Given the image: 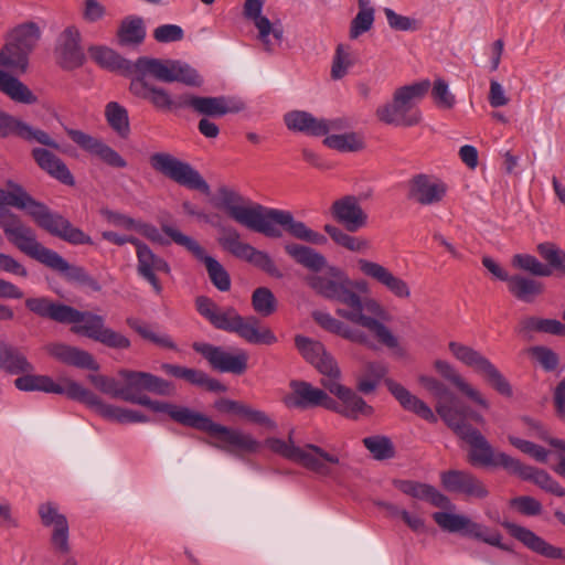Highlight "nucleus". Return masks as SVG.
I'll list each match as a JSON object with an SVG mask.
<instances>
[{
  "label": "nucleus",
  "instance_id": "obj_1",
  "mask_svg": "<svg viewBox=\"0 0 565 565\" xmlns=\"http://www.w3.org/2000/svg\"><path fill=\"white\" fill-rule=\"evenodd\" d=\"M118 375L125 382L124 401L146 406L157 413L168 414L171 419L183 426L209 434L212 439L210 445L220 450L239 456L256 454L265 446L274 454L321 477H330L333 473V467L340 465V457L337 452L327 451L317 445L306 444L303 447H299L294 444L291 437L288 440L270 437L260 443L249 433L217 424L190 407L153 401L142 392L173 396L175 387L172 383L151 373L122 369Z\"/></svg>",
  "mask_w": 565,
  "mask_h": 565
},
{
  "label": "nucleus",
  "instance_id": "obj_2",
  "mask_svg": "<svg viewBox=\"0 0 565 565\" xmlns=\"http://www.w3.org/2000/svg\"><path fill=\"white\" fill-rule=\"evenodd\" d=\"M4 205L24 211L41 228L70 244H93L89 235L75 227L63 215L34 200L22 186L9 183L8 191L0 189V227L9 243L41 264L60 267L64 263L57 252L42 245L34 230L25 225L17 214L6 210Z\"/></svg>",
  "mask_w": 565,
  "mask_h": 565
},
{
  "label": "nucleus",
  "instance_id": "obj_3",
  "mask_svg": "<svg viewBox=\"0 0 565 565\" xmlns=\"http://www.w3.org/2000/svg\"><path fill=\"white\" fill-rule=\"evenodd\" d=\"M308 284L321 296L340 302L343 307L335 310L337 315L367 329L385 347L395 351L398 356H405L406 351L399 345L392 331L371 313L380 316L382 307L373 299L362 300L353 290V282L337 267H329L322 275L308 278Z\"/></svg>",
  "mask_w": 565,
  "mask_h": 565
},
{
  "label": "nucleus",
  "instance_id": "obj_4",
  "mask_svg": "<svg viewBox=\"0 0 565 565\" xmlns=\"http://www.w3.org/2000/svg\"><path fill=\"white\" fill-rule=\"evenodd\" d=\"M88 53L90 58L104 68L135 74L130 85L136 79L147 81V75H151L160 82H179L192 87H200L203 84V78L198 71L179 60L139 57L135 63H131L106 46H92Z\"/></svg>",
  "mask_w": 565,
  "mask_h": 565
},
{
  "label": "nucleus",
  "instance_id": "obj_5",
  "mask_svg": "<svg viewBox=\"0 0 565 565\" xmlns=\"http://www.w3.org/2000/svg\"><path fill=\"white\" fill-rule=\"evenodd\" d=\"M439 412L441 413V419L445 424L452 429L456 435L469 444L471 448L469 452V461L472 465L503 468L511 473L513 466L516 465V459L505 452L494 451L483 435L467 423L469 418L477 423H483V417L481 415L468 411L463 416L458 418L454 417V415H451L448 409H445V407Z\"/></svg>",
  "mask_w": 565,
  "mask_h": 565
},
{
  "label": "nucleus",
  "instance_id": "obj_6",
  "mask_svg": "<svg viewBox=\"0 0 565 565\" xmlns=\"http://www.w3.org/2000/svg\"><path fill=\"white\" fill-rule=\"evenodd\" d=\"M129 90L136 97L146 99L156 108L162 110L190 107L201 115L211 117H222L232 111L227 105L226 98L223 96L201 97L184 94L174 100L164 88L152 85L142 78L136 79L131 86H129Z\"/></svg>",
  "mask_w": 565,
  "mask_h": 565
},
{
  "label": "nucleus",
  "instance_id": "obj_7",
  "mask_svg": "<svg viewBox=\"0 0 565 565\" xmlns=\"http://www.w3.org/2000/svg\"><path fill=\"white\" fill-rule=\"evenodd\" d=\"M430 88V82L423 79L395 89L393 98L380 107L375 115L377 119L385 124L396 127H413L420 122L422 113L417 108L420 102Z\"/></svg>",
  "mask_w": 565,
  "mask_h": 565
},
{
  "label": "nucleus",
  "instance_id": "obj_8",
  "mask_svg": "<svg viewBox=\"0 0 565 565\" xmlns=\"http://www.w3.org/2000/svg\"><path fill=\"white\" fill-rule=\"evenodd\" d=\"M210 323L216 329L238 334L248 343L270 345L277 342V337L269 328L259 327L257 318H244L234 308H218Z\"/></svg>",
  "mask_w": 565,
  "mask_h": 565
},
{
  "label": "nucleus",
  "instance_id": "obj_9",
  "mask_svg": "<svg viewBox=\"0 0 565 565\" xmlns=\"http://www.w3.org/2000/svg\"><path fill=\"white\" fill-rule=\"evenodd\" d=\"M278 226L285 228L288 234L297 239L315 245L327 243L324 235L309 228L303 222L296 221L289 211L271 207L266 209L257 233L267 237L279 238L282 236V232Z\"/></svg>",
  "mask_w": 565,
  "mask_h": 565
},
{
  "label": "nucleus",
  "instance_id": "obj_10",
  "mask_svg": "<svg viewBox=\"0 0 565 565\" xmlns=\"http://www.w3.org/2000/svg\"><path fill=\"white\" fill-rule=\"evenodd\" d=\"M433 519L444 531L461 533L465 536L481 541L505 552L512 551L508 544L502 542V535L499 531L491 530L481 523L475 522L465 514L435 512L433 513Z\"/></svg>",
  "mask_w": 565,
  "mask_h": 565
},
{
  "label": "nucleus",
  "instance_id": "obj_11",
  "mask_svg": "<svg viewBox=\"0 0 565 565\" xmlns=\"http://www.w3.org/2000/svg\"><path fill=\"white\" fill-rule=\"evenodd\" d=\"M151 167L166 178L181 186L210 193V185L190 163L178 159L168 152H156L150 157Z\"/></svg>",
  "mask_w": 565,
  "mask_h": 565
},
{
  "label": "nucleus",
  "instance_id": "obj_12",
  "mask_svg": "<svg viewBox=\"0 0 565 565\" xmlns=\"http://www.w3.org/2000/svg\"><path fill=\"white\" fill-rule=\"evenodd\" d=\"M216 206L225 211L233 221L254 232L258 231L267 209L228 188L218 190Z\"/></svg>",
  "mask_w": 565,
  "mask_h": 565
},
{
  "label": "nucleus",
  "instance_id": "obj_13",
  "mask_svg": "<svg viewBox=\"0 0 565 565\" xmlns=\"http://www.w3.org/2000/svg\"><path fill=\"white\" fill-rule=\"evenodd\" d=\"M162 230L173 243L185 248L196 260L205 265L209 278L215 288L220 291L230 290L231 277L228 273L218 260L206 254L198 241L183 234L172 225H162Z\"/></svg>",
  "mask_w": 565,
  "mask_h": 565
},
{
  "label": "nucleus",
  "instance_id": "obj_14",
  "mask_svg": "<svg viewBox=\"0 0 565 565\" xmlns=\"http://www.w3.org/2000/svg\"><path fill=\"white\" fill-rule=\"evenodd\" d=\"M537 252L546 264L541 263L530 254H515L512 258V265L539 277H548L553 271L565 277V252L563 249L553 243L546 242L537 245Z\"/></svg>",
  "mask_w": 565,
  "mask_h": 565
},
{
  "label": "nucleus",
  "instance_id": "obj_15",
  "mask_svg": "<svg viewBox=\"0 0 565 565\" xmlns=\"http://www.w3.org/2000/svg\"><path fill=\"white\" fill-rule=\"evenodd\" d=\"M220 245L233 256L246 260L268 275L280 278L282 274L268 253L256 249L248 243L241 241V235L234 227L222 228L218 238Z\"/></svg>",
  "mask_w": 565,
  "mask_h": 565
},
{
  "label": "nucleus",
  "instance_id": "obj_16",
  "mask_svg": "<svg viewBox=\"0 0 565 565\" xmlns=\"http://www.w3.org/2000/svg\"><path fill=\"white\" fill-rule=\"evenodd\" d=\"M284 122L289 130L312 137L327 136L330 131L344 129L349 125L344 118H317L305 110L288 111L284 116Z\"/></svg>",
  "mask_w": 565,
  "mask_h": 565
},
{
  "label": "nucleus",
  "instance_id": "obj_17",
  "mask_svg": "<svg viewBox=\"0 0 565 565\" xmlns=\"http://www.w3.org/2000/svg\"><path fill=\"white\" fill-rule=\"evenodd\" d=\"M295 344L300 354L322 375V385H324L328 380L340 376V370L335 360L326 351L321 342L303 335H297L295 338Z\"/></svg>",
  "mask_w": 565,
  "mask_h": 565
},
{
  "label": "nucleus",
  "instance_id": "obj_18",
  "mask_svg": "<svg viewBox=\"0 0 565 565\" xmlns=\"http://www.w3.org/2000/svg\"><path fill=\"white\" fill-rule=\"evenodd\" d=\"M193 349L201 353L214 370L220 372L239 375L247 369L248 355L244 350L232 353L221 347L202 342L193 343Z\"/></svg>",
  "mask_w": 565,
  "mask_h": 565
},
{
  "label": "nucleus",
  "instance_id": "obj_19",
  "mask_svg": "<svg viewBox=\"0 0 565 565\" xmlns=\"http://www.w3.org/2000/svg\"><path fill=\"white\" fill-rule=\"evenodd\" d=\"M43 526L51 529V544L62 554L70 552V525L66 516L54 502H43L38 508Z\"/></svg>",
  "mask_w": 565,
  "mask_h": 565
},
{
  "label": "nucleus",
  "instance_id": "obj_20",
  "mask_svg": "<svg viewBox=\"0 0 565 565\" xmlns=\"http://www.w3.org/2000/svg\"><path fill=\"white\" fill-rule=\"evenodd\" d=\"M447 184L435 175L419 173L408 181L409 200L420 205H434L443 201Z\"/></svg>",
  "mask_w": 565,
  "mask_h": 565
},
{
  "label": "nucleus",
  "instance_id": "obj_21",
  "mask_svg": "<svg viewBox=\"0 0 565 565\" xmlns=\"http://www.w3.org/2000/svg\"><path fill=\"white\" fill-rule=\"evenodd\" d=\"M440 483L445 490L469 498L484 499L489 490L475 475L465 470H448L440 473Z\"/></svg>",
  "mask_w": 565,
  "mask_h": 565
},
{
  "label": "nucleus",
  "instance_id": "obj_22",
  "mask_svg": "<svg viewBox=\"0 0 565 565\" xmlns=\"http://www.w3.org/2000/svg\"><path fill=\"white\" fill-rule=\"evenodd\" d=\"M501 524L512 537L521 542L525 547H527L532 552L542 555L546 558L565 559V550L550 544L530 529L521 526L510 521H504Z\"/></svg>",
  "mask_w": 565,
  "mask_h": 565
},
{
  "label": "nucleus",
  "instance_id": "obj_23",
  "mask_svg": "<svg viewBox=\"0 0 565 565\" xmlns=\"http://www.w3.org/2000/svg\"><path fill=\"white\" fill-rule=\"evenodd\" d=\"M79 40L81 34L75 26H68L60 34L55 54L62 68L71 71L84 63L85 55L79 45Z\"/></svg>",
  "mask_w": 565,
  "mask_h": 565
},
{
  "label": "nucleus",
  "instance_id": "obj_24",
  "mask_svg": "<svg viewBox=\"0 0 565 565\" xmlns=\"http://www.w3.org/2000/svg\"><path fill=\"white\" fill-rule=\"evenodd\" d=\"M17 136L29 142H38L43 146L60 150V145L45 131L34 128L3 111H0V136Z\"/></svg>",
  "mask_w": 565,
  "mask_h": 565
},
{
  "label": "nucleus",
  "instance_id": "obj_25",
  "mask_svg": "<svg viewBox=\"0 0 565 565\" xmlns=\"http://www.w3.org/2000/svg\"><path fill=\"white\" fill-rule=\"evenodd\" d=\"M292 392L284 397L288 408H306L308 406H324L329 409L335 407V403L322 390L313 387L307 382L294 381L290 384Z\"/></svg>",
  "mask_w": 565,
  "mask_h": 565
},
{
  "label": "nucleus",
  "instance_id": "obj_26",
  "mask_svg": "<svg viewBox=\"0 0 565 565\" xmlns=\"http://www.w3.org/2000/svg\"><path fill=\"white\" fill-rule=\"evenodd\" d=\"M137 254V271L138 275L147 280L153 291L157 295H160L162 292V286L157 278L158 273H170V266L169 264L161 258L160 256L156 255L145 243L140 242L138 243V246L136 248Z\"/></svg>",
  "mask_w": 565,
  "mask_h": 565
},
{
  "label": "nucleus",
  "instance_id": "obj_27",
  "mask_svg": "<svg viewBox=\"0 0 565 565\" xmlns=\"http://www.w3.org/2000/svg\"><path fill=\"white\" fill-rule=\"evenodd\" d=\"M339 380L340 376H334V379L328 380L323 385L342 402V409L339 412L352 419H358L361 416H371L374 412L373 407L356 393L341 385Z\"/></svg>",
  "mask_w": 565,
  "mask_h": 565
},
{
  "label": "nucleus",
  "instance_id": "obj_28",
  "mask_svg": "<svg viewBox=\"0 0 565 565\" xmlns=\"http://www.w3.org/2000/svg\"><path fill=\"white\" fill-rule=\"evenodd\" d=\"M360 270L367 277L385 287L391 294L401 299L411 296V289L407 282L395 276L388 268L383 265L367 259L358 262Z\"/></svg>",
  "mask_w": 565,
  "mask_h": 565
},
{
  "label": "nucleus",
  "instance_id": "obj_29",
  "mask_svg": "<svg viewBox=\"0 0 565 565\" xmlns=\"http://www.w3.org/2000/svg\"><path fill=\"white\" fill-rule=\"evenodd\" d=\"M418 383L437 398L436 412L440 417L441 413L439 411L444 407L448 409L454 417L458 418L470 411L438 379L430 375H419Z\"/></svg>",
  "mask_w": 565,
  "mask_h": 565
},
{
  "label": "nucleus",
  "instance_id": "obj_30",
  "mask_svg": "<svg viewBox=\"0 0 565 565\" xmlns=\"http://www.w3.org/2000/svg\"><path fill=\"white\" fill-rule=\"evenodd\" d=\"M333 217L350 232H355L366 225L367 215L360 206L358 199L347 195L333 202Z\"/></svg>",
  "mask_w": 565,
  "mask_h": 565
},
{
  "label": "nucleus",
  "instance_id": "obj_31",
  "mask_svg": "<svg viewBox=\"0 0 565 565\" xmlns=\"http://www.w3.org/2000/svg\"><path fill=\"white\" fill-rule=\"evenodd\" d=\"M384 383L405 411L414 413L428 423L437 422V416L433 409L423 399L412 394L405 386L392 379H385Z\"/></svg>",
  "mask_w": 565,
  "mask_h": 565
},
{
  "label": "nucleus",
  "instance_id": "obj_32",
  "mask_svg": "<svg viewBox=\"0 0 565 565\" xmlns=\"http://www.w3.org/2000/svg\"><path fill=\"white\" fill-rule=\"evenodd\" d=\"M394 484L404 494L429 502L436 508H454L450 499L431 484L414 480H396Z\"/></svg>",
  "mask_w": 565,
  "mask_h": 565
},
{
  "label": "nucleus",
  "instance_id": "obj_33",
  "mask_svg": "<svg viewBox=\"0 0 565 565\" xmlns=\"http://www.w3.org/2000/svg\"><path fill=\"white\" fill-rule=\"evenodd\" d=\"M45 350L52 358L62 363L92 371H97L99 369V365L93 355L79 348L64 343H50L45 347Z\"/></svg>",
  "mask_w": 565,
  "mask_h": 565
},
{
  "label": "nucleus",
  "instance_id": "obj_34",
  "mask_svg": "<svg viewBox=\"0 0 565 565\" xmlns=\"http://www.w3.org/2000/svg\"><path fill=\"white\" fill-rule=\"evenodd\" d=\"M312 317L315 321L324 330L338 334L354 343L363 344L367 348H374V343L370 340L369 335L364 331L343 323L342 321L333 318L330 313L323 311H315Z\"/></svg>",
  "mask_w": 565,
  "mask_h": 565
},
{
  "label": "nucleus",
  "instance_id": "obj_35",
  "mask_svg": "<svg viewBox=\"0 0 565 565\" xmlns=\"http://www.w3.org/2000/svg\"><path fill=\"white\" fill-rule=\"evenodd\" d=\"M435 371L446 381L454 384L461 393L483 408L489 407V403L481 393L472 387L456 370V367L446 360L437 359L434 362Z\"/></svg>",
  "mask_w": 565,
  "mask_h": 565
},
{
  "label": "nucleus",
  "instance_id": "obj_36",
  "mask_svg": "<svg viewBox=\"0 0 565 565\" xmlns=\"http://www.w3.org/2000/svg\"><path fill=\"white\" fill-rule=\"evenodd\" d=\"M70 311L66 313L67 319L63 323H73V332L96 341L105 327L104 318L89 311L76 310L72 307H70Z\"/></svg>",
  "mask_w": 565,
  "mask_h": 565
},
{
  "label": "nucleus",
  "instance_id": "obj_37",
  "mask_svg": "<svg viewBox=\"0 0 565 565\" xmlns=\"http://www.w3.org/2000/svg\"><path fill=\"white\" fill-rule=\"evenodd\" d=\"M32 156L38 166L47 172L51 177L57 179L64 184L73 185L74 178L66 164L53 152L44 148H34Z\"/></svg>",
  "mask_w": 565,
  "mask_h": 565
},
{
  "label": "nucleus",
  "instance_id": "obj_38",
  "mask_svg": "<svg viewBox=\"0 0 565 565\" xmlns=\"http://www.w3.org/2000/svg\"><path fill=\"white\" fill-rule=\"evenodd\" d=\"M511 475H515L523 480L532 481L543 490L554 495H565V489L557 481H555L547 472H545L544 470H539L531 466L523 465L519 459H516V465L513 466Z\"/></svg>",
  "mask_w": 565,
  "mask_h": 565
},
{
  "label": "nucleus",
  "instance_id": "obj_39",
  "mask_svg": "<svg viewBox=\"0 0 565 565\" xmlns=\"http://www.w3.org/2000/svg\"><path fill=\"white\" fill-rule=\"evenodd\" d=\"M92 408L103 418L119 424L148 423L149 417L139 411L104 403L98 396Z\"/></svg>",
  "mask_w": 565,
  "mask_h": 565
},
{
  "label": "nucleus",
  "instance_id": "obj_40",
  "mask_svg": "<svg viewBox=\"0 0 565 565\" xmlns=\"http://www.w3.org/2000/svg\"><path fill=\"white\" fill-rule=\"evenodd\" d=\"M0 369L10 374L32 373L34 366L15 347L0 342Z\"/></svg>",
  "mask_w": 565,
  "mask_h": 565
},
{
  "label": "nucleus",
  "instance_id": "obj_41",
  "mask_svg": "<svg viewBox=\"0 0 565 565\" xmlns=\"http://www.w3.org/2000/svg\"><path fill=\"white\" fill-rule=\"evenodd\" d=\"M508 289L516 299L523 302H533L543 294L544 284L530 277L514 275L509 279Z\"/></svg>",
  "mask_w": 565,
  "mask_h": 565
},
{
  "label": "nucleus",
  "instance_id": "obj_42",
  "mask_svg": "<svg viewBox=\"0 0 565 565\" xmlns=\"http://www.w3.org/2000/svg\"><path fill=\"white\" fill-rule=\"evenodd\" d=\"M218 408L226 413H233L246 419L249 423L258 424L269 429L276 428V423L273 419H270L266 415V413L258 409H254L246 404L231 399H225L220 403Z\"/></svg>",
  "mask_w": 565,
  "mask_h": 565
},
{
  "label": "nucleus",
  "instance_id": "obj_43",
  "mask_svg": "<svg viewBox=\"0 0 565 565\" xmlns=\"http://www.w3.org/2000/svg\"><path fill=\"white\" fill-rule=\"evenodd\" d=\"M284 248L296 263L310 270L319 271L326 266L327 260L324 256L311 247L296 243H287Z\"/></svg>",
  "mask_w": 565,
  "mask_h": 565
},
{
  "label": "nucleus",
  "instance_id": "obj_44",
  "mask_svg": "<svg viewBox=\"0 0 565 565\" xmlns=\"http://www.w3.org/2000/svg\"><path fill=\"white\" fill-rule=\"evenodd\" d=\"M29 52L8 38L0 51V66L11 72L24 73L29 65Z\"/></svg>",
  "mask_w": 565,
  "mask_h": 565
},
{
  "label": "nucleus",
  "instance_id": "obj_45",
  "mask_svg": "<svg viewBox=\"0 0 565 565\" xmlns=\"http://www.w3.org/2000/svg\"><path fill=\"white\" fill-rule=\"evenodd\" d=\"M0 92L18 103L30 105L36 102L35 95L26 85L2 70H0Z\"/></svg>",
  "mask_w": 565,
  "mask_h": 565
},
{
  "label": "nucleus",
  "instance_id": "obj_46",
  "mask_svg": "<svg viewBox=\"0 0 565 565\" xmlns=\"http://www.w3.org/2000/svg\"><path fill=\"white\" fill-rule=\"evenodd\" d=\"M26 308L40 317L50 318L54 321L63 323L66 320V313L70 311V306L54 303L45 297L28 298L25 300Z\"/></svg>",
  "mask_w": 565,
  "mask_h": 565
},
{
  "label": "nucleus",
  "instance_id": "obj_47",
  "mask_svg": "<svg viewBox=\"0 0 565 565\" xmlns=\"http://www.w3.org/2000/svg\"><path fill=\"white\" fill-rule=\"evenodd\" d=\"M105 119L110 129L120 138L126 139L130 135V120L128 110L118 102H109L104 110Z\"/></svg>",
  "mask_w": 565,
  "mask_h": 565
},
{
  "label": "nucleus",
  "instance_id": "obj_48",
  "mask_svg": "<svg viewBox=\"0 0 565 565\" xmlns=\"http://www.w3.org/2000/svg\"><path fill=\"white\" fill-rule=\"evenodd\" d=\"M448 349L456 360L480 373L487 367L490 361L471 347L457 341H450Z\"/></svg>",
  "mask_w": 565,
  "mask_h": 565
},
{
  "label": "nucleus",
  "instance_id": "obj_49",
  "mask_svg": "<svg viewBox=\"0 0 565 565\" xmlns=\"http://www.w3.org/2000/svg\"><path fill=\"white\" fill-rule=\"evenodd\" d=\"M41 28L33 21L21 23L13 28L8 38L17 45L31 53L41 38Z\"/></svg>",
  "mask_w": 565,
  "mask_h": 565
},
{
  "label": "nucleus",
  "instance_id": "obj_50",
  "mask_svg": "<svg viewBox=\"0 0 565 565\" xmlns=\"http://www.w3.org/2000/svg\"><path fill=\"white\" fill-rule=\"evenodd\" d=\"M254 25L258 31L257 38L266 52L271 53L280 46L284 39V29L280 23H273L267 18L259 19Z\"/></svg>",
  "mask_w": 565,
  "mask_h": 565
},
{
  "label": "nucleus",
  "instance_id": "obj_51",
  "mask_svg": "<svg viewBox=\"0 0 565 565\" xmlns=\"http://www.w3.org/2000/svg\"><path fill=\"white\" fill-rule=\"evenodd\" d=\"M388 367L383 362H371L364 367L358 381V390L364 394L372 393L385 377Z\"/></svg>",
  "mask_w": 565,
  "mask_h": 565
},
{
  "label": "nucleus",
  "instance_id": "obj_52",
  "mask_svg": "<svg viewBox=\"0 0 565 565\" xmlns=\"http://www.w3.org/2000/svg\"><path fill=\"white\" fill-rule=\"evenodd\" d=\"M24 375L15 379L14 385L19 391L23 392H57V383L47 375H35L31 373H23Z\"/></svg>",
  "mask_w": 565,
  "mask_h": 565
},
{
  "label": "nucleus",
  "instance_id": "obj_53",
  "mask_svg": "<svg viewBox=\"0 0 565 565\" xmlns=\"http://www.w3.org/2000/svg\"><path fill=\"white\" fill-rule=\"evenodd\" d=\"M323 143L340 152H355L364 148V140L356 132H347L342 135H330L323 140Z\"/></svg>",
  "mask_w": 565,
  "mask_h": 565
},
{
  "label": "nucleus",
  "instance_id": "obj_54",
  "mask_svg": "<svg viewBox=\"0 0 565 565\" xmlns=\"http://www.w3.org/2000/svg\"><path fill=\"white\" fill-rule=\"evenodd\" d=\"M146 35L141 18H129L122 21L118 31V38L122 44H139Z\"/></svg>",
  "mask_w": 565,
  "mask_h": 565
},
{
  "label": "nucleus",
  "instance_id": "obj_55",
  "mask_svg": "<svg viewBox=\"0 0 565 565\" xmlns=\"http://www.w3.org/2000/svg\"><path fill=\"white\" fill-rule=\"evenodd\" d=\"M360 10L351 22L350 38L358 39L361 34L367 32L374 22V9L369 6L366 0H359Z\"/></svg>",
  "mask_w": 565,
  "mask_h": 565
},
{
  "label": "nucleus",
  "instance_id": "obj_56",
  "mask_svg": "<svg viewBox=\"0 0 565 565\" xmlns=\"http://www.w3.org/2000/svg\"><path fill=\"white\" fill-rule=\"evenodd\" d=\"M57 388L58 391L53 392V394L66 395L68 398L82 402L89 407L96 403L97 395L75 381L66 380L63 384L57 383Z\"/></svg>",
  "mask_w": 565,
  "mask_h": 565
},
{
  "label": "nucleus",
  "instance_id": "obj_57",
  "mask_svg": "<svg viewBox=\"0 0 565 565\" xmlns=\"http://www.w3.org/2000/svg\"><path fill=\"white\" fill-rule=\"evenodd\" d=\"M252 306L259 316L268 317L276 311L277 299L267 287H258L253 291Z\"/></svg>",
  "mask_w": 565,
  "mask_h": 565
},
{
  "label": "nucleus",
  "instance_id": "obj_58",
  "mask_svg": "<svg viewBox=\"0 0 565 565\" xmlns=\"http://www.w3.org/2000/svg\"><path fill=\"white\" fill-rule=\"evenodd\" d=\"M521 326L524 331H537L556 335L565 334V324L555 319L529 317L522 320Z\"/></svg>",
  "mask_w": 565,
  "mask_h": 565
},
{
  "label": "nucleus",
  "instance_id": "obj_59",
  "mask_svg": "<svg viewBox=\"0 0 565 565\" xmlns=\"http://www.w3.org/2000/svg\"><path fill=\"white\" fill-rule=\"evenodd\" d=\"M324 231L330 235V237L340 246L352 250V252H362L369 247L367 241L354 237L339 227H335L333 225L327 224L324 225Z\"/></svg>",
  "mask_w": 565,
  "mask_h": 565
},
{
  "label": "nucleus",
  "instance_id": "obj_60",
  "mask_svg": "<svg viewBox=\"0 0 565 565\" xmlns=\"http://www.w3.org/2000/svg\"><path fill=\"white\" fill-rule=\"evenodd\" d=\"M128 324L136 330L143 339L166 349H175L172 339L164 332L154 330L152 327L140 323L136 320H128Z\"/></svg>",
  "mask_w": 565,
  "mask_h": 565
},
{
  "label": "nucleus",
  "instance_id": "obj_61",
  "mask_svg": "<svg viewBox=\"0 0 565 565\" xmlns=\"http://www.w3.org/2000/svg\"><path fill=\"white\" fill-rule=\"evenodd\" d=\"M61 259L63 260L64 264L61 265L60 267H53V266H50L47 264H43V265L49 267V268H51V269H53V270H55V271H57V273H60V274H62V275H64V277L66 279H68V280L87 284L94 290H96V291L100 290V286L98 285V282L96 280H94L93 278H90L86 274L84 268L71 265L62 256H61Z\"/></svg>",
  "mask_w": 565,
  "mask_h": 565
},
{
  "label": "nucleus",
  "instance_id": "obj_62",
  "mask_svg": "<svg viewBox=\"0 0 565 565\" xmlns=\"http://www.w3.org/2000/svg\"><path fill=\"white\" fill-rule=\"evenodd\" d=\"M363 445L376 460L390 459L394 456V447L385 436H371L363 439Z\"/></svg>",
  "mask_w": 565,
  "mask_h": 565
},
{
  "label": "nucleus",
  "instance_id": "obj_63",
  "mask_svg": "<svg viewBox=\"0 0 565 565\" xmlns=\"http://www.w3.org/2000/svg\"><path fill=\"white\" fill-rule=\"evenodd\" d=\"M353 62L348 46L339 44L332 61L331 77L333 79H341L344 77L352 66Z\"/></svg>",
  "mask_w": 565,
  "mask_h": 565
},
{
  "label": "nucleus",
  "instance_id": "obj_64",
  "mask_svg": "<svg viewBox=\"0 0 565 565\" xmlns=\"http://www.w3.org/2000/svg\"><path fill=\"white\" fill-rule=\"evenodd\" d=\"M431 96L439 108L450 109L455 106L456 98L443 78H437L434 82Z\"/></svg>",
  "mask_w": 565,
  "mask_h": 565
}]
</instances>
